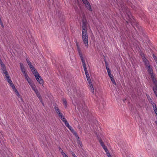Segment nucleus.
Masks as SVG:
<instances>
[{
	"mask_svg": "<svg viewBox=\"0 0 157 157\" xmlns=\"http://www.w3.org/2000/svg\"><path fill=\"white\" fill-rule=\"evenodd\" d=\"M154 110L155 113L156 114V115H157V108L156 106H155L154 108H153Z\"/></svg>",
	"mask_w": 157,
	"mask_h": 157,
	"instance_id": "obj_27",
	"label": "nucleus"
},
{
	"mask_svg": "<svg viewBox=\"0 0 157 157\" xmlns=\"http://www.w3.org/2000/svg\"><path fill=\"white\" fill-rule=\"evenodd\" d=\"M59 117H60L63 121L66 119L64 116H63V114L62 113H61L60 114H59Z\"/></svg>",
	"mask_w": 157,
	"mask_h": 157,
	"instance_id": "obj_16",
	"label": "nucleus"
},
{
	"mask_svg": "<svg viewBox=\"0 0 157 157\" xmlns=\"http://www.w3.org/2000/svg\"><path fill=\"white\" fill-rule=\"evenodd\" d=\"M59 150L60 152L61 153V154L63 153H64V152L63 151V150L61 148H59Z\"/></svg>",
	"mask_w": 157,
	"mask_h": 157,
	"instance_id": "obj_31",
	"label": "nucleus"
},
{
	"mask_svg": "<svg viewBox=\"0 0 157 157\" xmlns=\"http://www.w3.org/2000/svg\"><path fill=\"white\" fill-rule=\"evenodd\" d=\"M141 56L143 60V61L145 64L146 68L150 75L152 81H154L155 83H156V79L155 78V75L153 73V70L152 68L151 67L149 61L146 59L144 54H141Z\"/></svg>",
	"mask_w": 157,
	"mask_h": 157,
	"instance_id": "obj_2",
	"label": "nucleus"
},
{
	"mask_svg": "<svg viewBox=\"0 0 157 157\" xmlns=\"http://www.w3.org/2000/svg\"><path fill=\"white\" fill-rule=\"evenodd\" d=\"M153 58H154V60H155V61H156V60H157V58L156 57V56H155L154 55H153Z\"/></svg>",
	"mask_w": 157,
	"mask_h": 157,
	"instance_id": "obj_35",
	"label": "nucleus"
},
{
	"mask_svg": "<svg viewBox=\"0 0 157 157\" xmlns=\"http://www.w3.org/2000/svg\"><path fill=\"white\" fill-rule=\"evenodd\" d=\"M156 63L157 64V60H156V61H155Z\"/></svg>",
	"mask_w": 157,
	"mask_h": 157,
	"instance_id": "obj_42",
	"label": "nucleus"
},
{
	"mask_svg": "<svg viewBox=\"0 0 157 157\" xmlns=\"http://www.w3.org/2000/svg\"><path fill=\"white\" fill-rule=\"evenodd\" d=\"M102 147L105 150V152H107V151H108L107 148L105 146H103V147Z\"/></svg>",
	"mask_w": 157,
	"mask_h": 157,
	"instance_id": "obj_28",
	"label": "nucleus"
},
{
	"mask_svg": "<svg viewBox=\"0 0 157 157\" xmlns=\"http://www.w3.org/2000/svg\"><path fill=\"white\" fill-rule=\"evenodd\" d=\"M31 70L33 73V74L35 72H37L36 69L35 68V67L33 66L32 64L29 66Z\"/></svg>",
	"mask_w": 157,
	"mask_h": 157,
	"instance_id": "obj_12",
	"label": "nucleus"
},
{
	"mask_svg": "<svg viewBox=\"0 0 157 157\" xmlns=\"http://www.w3.org/2000/svg\"><path fill=\"white\" fill-rule=\"evenodd\" d=\"M80 23L82 25V41L85 44V46L86 48L88 47V36L86 30L87 22L86 20L84 15L82 16L81 18H79Z\"/></svg>",
	"mask_w": 157,
	"mask_h": 157,
	"instance_id": "obj_1",
	"label": "nucleus"
},
{
	"mask_svg": "<svg viewBox=\"0 0 157 157\" xmlns=\"http://www.w3.org/2000/svg\"><path fill=\"white\" fill-rule=\"evenodd\" d=\"M156 83H155L154 81H153L155 85V86L153 87V90L155 94L157 97V81L156 79Z\"/></svg>",
	"mask_w": 157,
	"mask_h": 157,
	"instance_id": "obj_8",
	"label": "nucleus"
},
{
	"mask_svg": "<svg viewBox=\"0 0 157 157\" xmlns=\"http://www.w3.org/2000/svg\"><path fill=\"white\" fill-rule=\"evenodd\" d=\"M71 153L73 157H77L75 154L72 151L71 152Z\"/></svg>",
	"mask_w": 157,
	"mask_h": 157,
	"instance_id": "obj_32",
	"label": "nucleus"
},
{
	"mask_svg": "<svg viewBox=\"0 0 157 157\" xmlns=\"http://www.w3.org/2000/svg\"><path fill=\"white\" fill-rule=\"evenodd\" d=\"M68 128L70 130L71 132L76 137H78L76 132L74 130V129L71 126H69Z\"/></svg>",
	"mask_w": 157,
	"mask_h": 157,
	"instance_id": "obj_11",
	"label": "nucleus"
},
{
	"mask_svg": "<svg viewBox=\"0 0 157 157\" xmlns=\"http://www.w3.org/2000/svg\"><path fill=\"white\" fill-rule=\"evenodd\" d=\"M150 102L151 103V104L152 106V107H153V108H154L155 107V106H156V105L152 101V100H151V101H150L149 102Z\"/></svg>",
	"mask_w": 157,
	"mask_h": 157,
	"instance_id": "obj_22",
	"label": "nucleus"
},
{
	"mask_svg": "<svg viewBox=\"0 0 157 157\" xmlns=\"http://www.w3.org/2000/svg\"><path fill=\"white\" fill-rule=\"evenodd\" d=\"M26 60L27 62L28 65L29 66V67L32 65V64L31 63V62L28 59H26Z\"/></svg>",
	"mask_w": 157,
	"mask_h": 157,
	"instance_id": "obj_21",
	"label": "nucleus"
},
{
	"mask_svg": "<svg viewBox=\"0 0 157 157\" xmlns=\"http://www.w3.org/2000/svg\"><path fill=\"white\" fill-rule=\"evenodd\" d=\"M106 155H107V156L108 157H112L111 156V155H110V154H109V151H107V152H106Z\"/></svg>",
	"mask_w": 157,
	"mask_h": 157,
	"instance_id": "obj_29",
	"label": "nucleus"
},
{
	"mask_svg": "<svg viewBox=\"0 0 157 157\" xmlns=\"http://www.w3.org/2000/svg\"><path fill=\"white\" fill-rule=\"evenodd\" d=\"M87 81L89 82V86L90 87V90L91 91L92 93L94 92V89L92 85V84L91 82V80L89 76V75H88V76H86Z\"/></svg>",
	"mask_w": 157,
	"mask_h": 157,
	"instance_id": "obj_7",
	"label": "nucleus"
},
{
	"mask_svg": "<svg viewBox=\"0 0 157 157\" xmlns=\"http://www.w3.org/2000/svg\"><path fill=\"white\" fill-rule=\"evenodd\" d=\"M4 73L5 75V76L6 80L10 78L7 71H5Z\"/></svg>",
	"mask_w": 157,
	"mask_h": 157,
	"instance_id": "obj_15",
	"label": "nucleus"
},
{
	"mask_svg": "<svg viewBox=\"0 0 157 157\" xmlns=\"http://www.w3.org/2000/svg\"><path fill=\"white\" fill-rule=\"evenodd\" d=\"M20 66L21 69L25 68L23 64L22 63H20Z\"/></svg>",
	"mask_w": 157,
	"mask_h": 157,
	"instance_id": "obj_26",
	"label": "nucleus"
},
{
	"mask_svg": "<svg viewBox=\"0 0 157 157\" xmlns=\"http://www.w3.org/2000/svg\"><path fill=\"white\" fill-rule=\"evenodd\" d=\"M12 87V88L13 89V90H15L16 89V87H15V86H14V84L12 82L10 83L9 84Z\"/></svg>",
	"mask_w": 157,
	"mask_h": 157,
	"instance_id": "obj_19",
	"label": "nucleus"
},
{
	"mask_svg": "<svg viewBox=\"0 0 157 157\" xmlns=\"http://www.w3.org/2000/svg\"><path fill=\"white\" fill-rule=\"evenodd\" d=\"M156 116H157V115H156Z\"/></svg>",
	"mask_w": 157,
	"mask_h": 157,
	"instance_id": "obj_45",
	"label": "nucleus"
},
{
	"mask_svg": "<svg viewBox=\"0 0 157 157\" xmlns=\"http://www.w3.org/2000/svg\"><path fill=\"white\" fill-rule=\"evenodd\" d=\"M30 86L31 87L32 89V88H33V87H34V86H36L35 85V84H34V83H33V84H32V85H30Z\"/></svg>",
	"mask_w": 157,
	"mask_h": 157,
	"instance_id": "obj_37",
	"label": "nucleus"
},
{
	"mask_svg": "<svg viewBox=\"0 0 157 157\" xmlns=\"http://www.w3.org/2000/svg\"><path fill=\"white\" fill-rule=\"evenodd\" d=\"M106 69L107 70L108 69H109L108 66H106Z\"/></svg>",
	"mask_w": 157,
	"mask_h": 157,
	"instance_id": "obj_40",
	"label": "nucleus"
},
{
	"mask_svg": "<svg viewBox=\"0 0 157 157\" xmlns=\"http://www.w3.org/2000/svg\"><path fill=\"white\" fill-rule=\"evenodd\" d=\"M13 91L16 94L18 98H19L22 101H23L22 98L20 94L19 93L18 91L16 89L13 90Z\"/></svg>",
	"mask_w": 157,
	"mask_h": 157,
	"instance_id": "obj_10",
	"label": "nucleus"
},
{
	"mask_svg": "<svg viewBox=\"0 0 157 157\" xmlns=\"http://www.w3.org/2000/svg\"><path fill=\"white\" fill-rule=\"evenodd\" d=\"M0 64H1V66L2 67H3V68L4 67H5L4 65L3 64L2 62V60L1 59H0Z\"/></svg>",
	"mask_w": 157,
	"mask_h": 157,
	"instance_id": "obj_23",
	"label": "nucleus"
},
{
	"mask_svg": "<svg viewBox=\"0 0 157 157\" xmlns=\"http://www.w3.org/2000/svg\"><path fill=\"white\" fill-rule=\"evenodd\" d=\"M108 74L109 76V77L110 78L113 77V76L112 75H111V73L109 74Z\"/></svg>",
	"mask_w": 157,
	"mask_h": 157,
	"instance_id": "obj_33",
	"label": "nucleus"
},
{
	"mask_svg": "<svg viewBox=\"0 0 157 157\" xmlns=\"http://www.w3.org/2000/svg\"><path fill=\"white\" fill-rule=\"evenodd\" d=\"M21 70L25 77L28 75L27 73L26 72V70L25 68L21 69Z\"/></svg>",
	"mask_w": 157,
	"mask_h": 157,
	"instance_id": "obj_13",
	"label": "nucleus"
},
{
	"mask_svg": "<svg viewBox=\"0 0 157 157\" xmlns=\"http://www.w3.org/2000/svg\"><path fill=\"white\" fill-rule=\"evenodd\" d=\"M107 71L108 72V74L111 73V71L110 69L107 70Z\"/></svg>",
	"mask_w": 157,
	"mask_h": 157,
	"instance_id": "obj_39",
	"label": "nucleus"
},
{
	"mask_svg": "<svg viewBox=\"0 0 157 157\" xmlns=\"http://www.w3.org/2000/svg\"><path fill=\"white\" fill-rule=\"evenodd\" d=\"M6 80L8 82V83L9 84L12 82V81L11 80V79L10 78L8 79H7Z\"/></svg>",
	"mask_w": 157,
	"mask_h": 157,
	"instance_id": "obj_34",
	"label": "nucleus"
},
{
	"mask_svg": "<svg viewBox=\"0 0 157 157\" xmlns=\"http://www.w3.org/2000/svg\"><path fill=\"white\" fill-rule=\"evenodd\" d=\"M55 109L56 111V113L58 114V115L61 113L60 112L59 109L58 107H55Z\"/></svg>",
	"mask_w": 157,
	"mask_h": 157,
	"instance_id": "obj_18",
	"label": "nucleus"
},
{
	"mask_svg": "<svg viewBox=\"0 0 157 157\" xmlns=\"http://www.w3.org/2000/svg\"><path fill=\"white\" fill-rule=\"evenodd\" d=\"M146 96L149 102L152 100L151 98H150L148 94H146Z\"/></svg>",
	"mask_w": 157,
	"mask_h": 157,
	"instance_id": "obj_24",
	"label": "nucleus"
},
{
	"mask_svg": "<svg viewBox=\"0 0 157 157\" xmlns=\"http://www.w3.org/2000/svg\"><path fill=\"white\" fill-rule=\"evenodd\" d=\"M146 150H147V151H148V150H147V149H146Z\"/></svg>",
	"mask_w": 157,
	"mask_h": 157,
	"instance_id": "obj_44",
	"label": "nucleus"
},
{
	"mask_svg": "<svg viewBox=\"0 0 157 157\" xmlns=\"http://www.w3.org/2000/svg\"><path fill=\"white\" fill-rule=\"evenodd\" d=\"M62 155L63 157H68V156H67V155L64 152L63 153Z\"/></svg>",
	"mask_w": 157,
	"mask_h": 157,
	"instance_id": "obj_30",
	"label": "nucleus"
},
{
	"mask_svg": "<svg viewBox=\"0 0 157 157\" xmlns=\"http://www.w3.org/2000/svg\"><path fill=\"white\" fill-rule=\"evenodd\" d=\"M65 124L66 126L68 128V127L70 125H69V123L67 122V120L66 119H65L63 121Z\"/></svg>",
	"mask_w": 157,
	"mask_h": 157,
	"instance_id": "obj_17",
	"label": "nucleus"
},
{
	"mask_svg": "<svg viewBox=\"0 0 157 157\" xmlns=\"http://www.w3.org/2000/svg\"><path fill=\"white\" fill-rule=\"evenodd\" d=\"M32 90L34 91L35 94H36L37 97L39 98V100L42 103V104L44 105V104L42 102V100H41V95L39 93L38 90H37L36 86H34V87H33L32 88Z\"/></svg>",
	"mask_w": 157,
	"mask_h": 157,
	"instance_id": "obj_6",
	"label": "nucleus"
},
{
	"mask_svg": "<svg viewBox=\"0 0 157 157\" xmlns=\"http://www.w3.org/2000/svg\"><path fill=\"white\" fill-rule=\"evenodd\" d=\"M100 143L101 145L102 146V147H103V146H105L104 144L101 141H100Z\"/></svg>",
	"mask_w": 157,
	"mask_h": 157,
	"instance_id": "obj_36",
	"label": "nucleus"
},
{
	"mask_svg": "<svg viewBox=\"0 0 157 157\" xmlns=\"http://www.w3.org/2000/svg\"><path fill=\"white\" fill-rule=\"evenodd\" d=\"M63 105H64L65 107H67V102L66 100L65 99H63Z\"/></svg>",
	"mask_w": 157,
	"mask_h": 157,
	"instance_id": "obj_20",
	"label": "nucleus"
},
{
	"mask_svg": "<svg viewBox=\"0 0 157 157\" xmlns=\"http://www.w3.org/2000/svg\"><path fill=\"white\" fill-rule=\"evenodd\" d=\"M0 24L1 26L2 27V28H3L4 27V25H3V23L2 22V21H1L0 22Z\"/></svg>",
	"mask_w": 157,
	"mask_h": 157,
	"instance_id": "obj_38",
	"label": "nucleus"
},
{
	"mask_svg": "<svg viewBox=\"0 0 157 157\" xmlns=\"http://www.w3.org/2000/svg\"><path fill=\"white\" fill-rule=\"evenodd\" d=\"M77 49L78 51L79 56L81 58L82 62V66L83 67L84 71L85 72V73L86 75V76H88V75H89V74H88V73L87 71L86 66V64L85 63V60L84 59L83 57L82 56V54L81 52V50L80 49V48L79 47L78 45V44L77 45Z\"/></svg>",
	"mask_w": 157,
	"mask_h": 157,
	"instance_id": "obj_3",
	"label": "nucleus"
},
{
	"mask_svg": "<svg viewBox=\"0 0 157 157\" xmlns=\"http://www.w3.org/2000/svg\"><path fill=\"white\" fill-rule=\"evenodd\" d=\"M80 126H79V129H80Z\"/></svg>",
	"mask_w": 157,
	"mask_h": 157,
	"instance_id": "obj_43",
	"label": "nucleus"
},
{
	"mask_svg": "<svg viewBox=\"0 0 157 157\" xmlns=\"http://www.w3.org/2000/svg\"><path fill=\"white\" fill-rule=\"evenodd\" d=\"M155 123L157 125V121H155Z\"/></svg>",
	"mask_w": 157,
	"mask_h": 157,
	"instance_id": "obj_41",
	"label": "nucleus"
},
{
	"mask_svg": "<svg viewBox=\"0 0 157 157\" xmlns=\"http://www.w3.org/2000/svg\"><path fill=\"white\" fill-rule=\"evenodd\" d=\"M127 17H126V18L128 20V21H129V19H131V17H132V15H131V13L128 12L127 13Z\"/></svg>",
	"mask_w": 157,
	"mask_h": 157,
	"instance_id": "obj_14",
	"label": "nucleus"
},
{
	"mask_svg": "<svg viewBox=\"0 0 157 157\" xmlns=\"http://www.w3.org/2000/svg\"><path fill=\"white\" fill-rule=\"evenodd\" d=\"M82 1L83 3L85 5L86 8L90 11H92L93 10L92 9V8L90 3L87 0H82Z\"/></svg>",
	"mask_w": 157,
	"mask_h": 157,
	"instance_id": "obj_5",
	"label": "nucleus"
},
{
	"mask_svg": "<svg viewBox=\"0 0 157 157\" xmlns=\"http://www.w3.org/2000/svg\"><path fill=\"white\" fill-rule=\"evenodd\" d=\"M33 74L35 76L36 79L38 82L41 84H43V80L41 77L40 75L39 74L37 71L35 72Z\"/></svg>",
	"mask_w": 157,
	"mask_h": 157,
	"instance_id": "obj_4",
	"label": "nucleus"
},
{
	"mask_svg": "<svg viewBox=\"0 0 157 157\" xmlns=\"http://www.w3.org/2000/svg\"><path fill=\"white\" fill-rule=\"evenodd\" d=\"M25 79L27 81L28 83H29V85H32L33 83H34L32 80L31 79V78L28 76V75L26 76L25 77Z\"/></svg>",
	"mask_w": 157,
	"mask_h": 157,
	"instance_id": "obj_9",
	"label": "nucleus"
},
{
	"mask_svg": "<svg viewBox=\"0 0 157 157\" xmlns=\"http://www.w3.org/2000/svg\"><path fill=\"white\" fill-rule=\"evenodd\" d=\"M111 81L114 84H115V85H116V82L114 79L113 78H113H111Z\"/></svg>",
	"mask_w": 157,
	"mask_h": 157,
	"instance_id": "obj_25",
	"label": "nucleus"
}]
</instances>
